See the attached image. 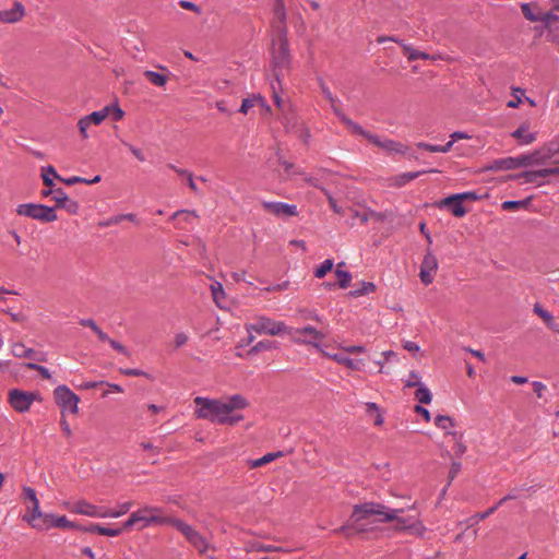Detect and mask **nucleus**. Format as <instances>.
<instances>
[{"instance_id": "nucleus-13", "label": "nucleus", "mask_w": 559, "mask_h": 559, "mask_svg": "<svg viewBox=\"0 0 559 559\" xmlns=\"http://www.w3.org/2000/svg\"><path fill=\"white\" fill-rule=\"evenodd\" d=\"M150 513L144 512V506L139 510L132 512L129 519L123 523V528H129V531L138 523H141L139 530L148 527L153 525V522H160L157 518L150 516Z\"/></svg>"}, {"instance_id": "nucleus-51", "label": "nucleus", "mask_w": 559, "mask_h": 559, "mask_svg": "<svg viewBox=\"0 0 559 559\" xmlns=\"http://www.w3.org/2000/svg\"><path fill=\"white\" fill-rule=\"evenodd\" d=\"M366 411L370 415L373 413L377 414L374 425L380 426L383 424V417L381 416L379 406L376 403H372V402L366 403Z\"/></svg>"}, {"instance_id": "nucleus-12", "label": "nucleus", "mask_w": 559, "mask_h": 559, "mask_svg": "<svg viewBox=\"0 0 559 559\" xmlns=\"http://www.w3.org/2000/svg\"><path fill=\"white\" fill-rule=\"evenodd\" d=\"M521 10L526 20L531 22H544L549 31L555 29L556 22L559 21V16L552 13H534L530 3H523Z\"/></svg>"}, {"instance_id": "nucleus-2", "label": "nucleus", "mask_w": 559, "mask_h": 559, "mask_svg": "<svg viewBox=\"0 0 559 559\" xmlns=\"http://www.w3.org/2000/svg\"><path fill=\"white\" fill-rule=\"evenodd\" d=\"M285 14H282L283 25L278 27L276 39L272 41L271 48V70L274 80L278 85L282 84V79L290 71L292 55L287 38V27L284 23Z\"/></svg>"}, {"instance_id": "nucleus-1", "label": "nucleus", "mask_w": 559, "mask_h": 559, "mask_svg": "<svg viewBox=\"0 0 559 559\" xmlns=\"http://www.w3.org/2000/svg\"><path fill=\"white\" fill-rule=\"evenodd\" d=\"M193 402L198 406L194 409L197 418L227 426H235L243 420V415L238 411L249 406V401L241 394L230 395L226 400L197 396Z\"/></svg>"}, {"instance_id": "nucleus-55", "label": "nucleus", "mask_w": 559, "mask_h": 559, "mask_svg": "<svg viewBox=\"0 0 559 559\" xmlns=\"http://www.w3.org/2000/svg\"><path fill=\"white\" fill-rule=\"evenodd\" d=\"M461 468H462V465L460 462L457 461H453L452 464H451V467H450V471H449V476H448V486L451 485V483L453 481V479L457 476V474L461 472Z\"/></svg>"}, {"instance_id": "nucleus-44", "label": "nucleus", "mask_w": 559, "mask_h": 559, "mask_svg": "<svg viewBox=\"0 0 559 559\" xmlns=\"http://www.w3.org/2000/svg\"><path fill=\"white\" fill-rule=\"evenodd\" d=\"M53 524H55V527H58V528H70V530L81 528V525L69 521L66 515H61V516L56 515V520H55Z\"/></svg>"}, {"instance_id": "nucleus-37", "label": "nucleus", "mask_w": 559, "mask_h": 559, "mask_svg": "<svg viewBox=\"0 0 559 559\" xmlns=\"http://www.w3.org/2000/svg\"><path fill=\"white\" fill-rule=\"evenodd\" d=\"M144 76L155 86H164L167 82V78L164 74L152 70H146Z\"/></svg>"}, {"instance_id": "nucleus-31", "label": "nucleus", "mask_w": 559, "mask_h": 559, "mask_svg": "<svg viewBox=\"0 0 559 559\" xmlns=\"http://www.w3.org/2000/svg\"><path fill=\"white\" fill-rule=\"evenodd\" d=\"M41 178L46 187H55L52 178H56L58 180L61 179V177L57 174L55 167L51 165L41 168Z\"/></svg>"}, {"instance_id": "nucleus-46", "label": "nucleus", "mask_w": 559, "mask_h": 559, "mask_svg": "<svg viewBox=\"0 0 559 559\" xmlns=\"http://www.w3.org/2000/svg\"><path fill=\"white\" fill-rule=\"evenodd\" d=\"M334 266V262L332 259H326L316 271H314V276L317 278H323L326 273H329L330 271H332Z\"/></svg>"}, {"instance_id": "nucleus-7", "label": "nucleus", "mask_w": 559, "mask_h": 559, "mask_svg": "<svg viewBox=\"0 0 559 559\" xmlns=\"http://www.w3.org/2000/svg\"><path fill=\"white\" fill-rule=\"evenodd\" d=\"M53 396L57 405L62 408V415H64V411H69L72 414H78V404L80 402V397L68 386H57L53 391Z\"/></svg>"}, {"instance_id": "nucleus-23", "label": "nucleus", "mask_w": 559, "mask_h": 559, "mask_svg": "<svg viewBox=\"0 0 559 559\" xmlns=\"http://www.w3.org/2000/svg\"><path fill=\"white\" fill-rule=\"evenodd\" d=\"M516 162L515 157H504L490 162L487 166L484 167L485 170L489 171H499V170H509L515 169Z\"/></svg>"}, {"instance_id": "nucleus-50", "label": "nucleus", "mask_w": 559, "mask_h": 559, "mask_svg": "<svg viewBox=\"0 0 559 559\" xmlns=\"http://www.w3.org/2000/svg\"><path fill=\"white\" fill-rule=\"evenodd\" d=\"M448 435L453 436L456 440L455 445L453 448L455 455L459 457L462 456L466 451V445L461 441L462 436L459 435L456 431L448 432Z\"/></svg>"}, {"instance_id": "nucleus-10", "label": "nucleus", "mask_w": 559, "mask_h": 559, "mask_svg": "<svg viewBox=\"0 0 559 559\" xmlns=\"http://www.w3.org/2000/svg\"><path fill=\"white\" fill-rule=\"evenodd\" d=\"M437 270L438 260L436 255L432 254L430 248H428L420 265L419 277L421 283L425 285L431 284L433 282Z\"/></svg>"}, {"instance_id": "nucleus-19", "label": "nucleus", "mask_w": 559, "mask_h": 559, "mask_svg": "<svg viewBox=\"0 0 559 559\" xmlns=\"http://www.w3.org/2000/svg\"><path fill=\"white\" fill-rule=\"evenodd\" d=\"M388 40L400 44V45L402 46V48H403V52H404V55L407 57V59H408L409 61H415V60H418V59H421V60H429V59H431V57H430L428 53L423 52V51H419V50H416V49H413V48H411V46H408V45H406V44L401 43V41H400L397 38H395V37H390V36H379V37L377 38V41H378L379 44H382V43L388 41Z\"/></svg>"}, {"instance_id": "nucleus-25", "label": "nucleus", "mask_w": 559, "mask_h": 559, "mask_svg": "<svg viewBox=\"0 0 559 559\" xmlns=\"http://www.w3.org/2000/svg\"><path fill=\"white\" fill-rule=\"evenodd\" d=\"M144 512L150 513V516L157 518L160 522H153V525H171L175 518L165 514L164 509L155 506H144Z\"/></svg>"}, {"instance_id": "nucleus-14", "label": "nucleus", "mask_w": 559, "mask_h": 559, "mask_svg": "<svg viewBox=\"0 0 559 559\" xmlns=\"http://www.w3.org/2000/svg\"><path fill=\"white\" fill-rule=\"evenodd\" d=\"M22 498L24 500L31 501L32 506L27 507V512L23 515V521L25 522H32V520L35 516L40 515V507H39V500L36 496V491L27 486L23 487V496Z\"/></svg>"}, {"instance_id": "nucleus-28", "label": "nucleus", "mask_w": 559, "mask_h": 559, "mask_svg": "<svg viewBox=\"0 0 559 559\" xmlns=\"http://www.w3.org/2000/svg\"><path fill=\"white\" fill-rule=\"evenodd\" d=\"M399 514L400 513H396V518L393 519V521L395 522V524L393 526L394 532L412 531L415 528V523H414L413 518H411V516L402 518Z\"/></svg>"}, {"instance_id": "nucleus-49", "label": "nucleus", "mask_w": 559, "mask_h": 559, "mask_svg": "<svg viewBox=\"0 0 559 559\" xmlns=\"http://www.w3.org/2000/svg\"><path fill=\"white\" fill-rule=\"evenodd\" d=\"M68 194L61 188H56L52 194V200L56 202V209H61L64 201H68Z\"/></svg>"}, {"instance_id": "nucleus-11", "label": "nucleus", "mask_w": 559, "mask_h": 559, "mask_svg": "<svg viewBox=\"0 0 559 559\" xmlns=\"http://www.w3.org/2000/svg\"><path fill=\"white\" fill-rule=\"evenodd\" d=\"M34 401L33 393L25 392L19 389H13L9 392V403L13 409L24 413L31 408Z\"/></svg>"}, {"instance_id": "nucleus-21", "label": "nucleus", "mask_w": 559, "mask_h": 559, "mask_svg": "<svg viewBox=\"0 0 559 559\" xmlns=\"http://www.w3.org/2000/svg\"><path fill=\"white\" fill-rule=\"evenodd\" d=\"M56 514L52 513H44L40 511L39 516H35L32 522H27L33 528L38 531H48L55 527Z\"/></svg>"}, {"instance_id": "nucleus-48", "label": "nucleus", "mask_w": 559, "mask_h": 559, "mask_svg": "<svg viewBox=\"0 0 559 559\" xmlns=\"http://www.w3.org/2000/svg\"><path fill=\"white\" fill-rule=\"evenodd\" d=\"M211 292H212L214 301L216 302V305L218 307H221L219 300L225 297V293H224L222 284L218 282L213 283L211 285Z\"/></svg>"}, {"instance_id": "nucleus-47", "label": "nucleus", "mask_w": 559, "mask_h": 559, "mask_svg": "<svg viewBox=\"0 0 559 559\" xmlns=\"http://www.w3.org/2000/svg\"><path fill=\"white\" fill-rule=\"evenodd\" d=\"M425 173H427V171L423 170V171H414V173H404L396 177V183L399 186H403V185L418 178L420 175H423Z\"/></svg>"}, {"instance_id": "nucleus-20", "label": "nucleus", "mask_w": 559, "mask_h": 559, "mask_svg": "<svg viewBox=\"0 0 559 559\" xmlns=\"http://www.w3.org/2000/svg\"><path fill=\"white\" fill-rule=\"evenodd\" d=\"M25 15V8L20 1H15L10 10H0V22L16 23Z\"/></svg>"}, {"instance_id": "nucleus-63", "label": "nucleus", "mask_w": 559, "mask_h": 559, "mask_svg": "<svg viewBox=\"0 0 559 559\" xmlns=\"http://www.w3.org/2000/svg\"><path fill=\"white\" fill-rule=\"evenodd\" d=\"M26 346L23 343H15L12 346V354L15 357L22 358L25 355Z\"/></svg>"}, {"instance_id": "nucleus-36", "label": "nucleus", "mask_w": 559, "mask_h": 559, "mask_svg": "<svg viewBox=\"0 0 559 559\" xmlns=\"http://www.w3.org/2000/svg\"><path fill=\"white\" fill-rule=\"evenodd\" d=\"M278 157V164L282 165L285 169V173L287 174L288 178H292L293 175H305L302 170L296 169L295 165L293 163L287 162L280 152L276 153Z\"/></svg>"}, {"instance_id": "nucleus-34", "label": "nucleus", "mask_w": 559, "mask_h": 559, "mask_svg": "<svg viewBox=\"0 0 559 559\" xmlns=\"http://www.w3.org/2000/svg\"><path fill=\"white\" fill-rule=\"evenodd\" d=\"M333 359L335 361H337L338 364L341 365H344L345 367L352 369V370H359L360 369V365L362 362V360L360 359H352V358H348L346 356H343L341 354H335L333 356Z\"/></svg>"}, {"instance_id": "nucleus-26", "label": "nucleus", "mask_w": 559, "mask_h": 559, "mask_svg": "<svg viewBox=\"0 0 559 559\" xmlns=\"http://www.w3.org/2000/svg\"><path fill=\"white\" fill-rule=\"evenodd\" d=\"M533 311H534L535 314H537L545 322V324L550 330L558 331V324L556 323L554 317L551 316V313L549 311L544 309L540 304H538V302L535 304L534 308H533Z\"/></svg>"}, {"instance_id": "nucleus-64", "label": "nucleus", "mask_w": 559, "mask_h": 559, "mask_svg": "<svg viewBox=\"0 0 559 559\" xmlns=\"http://www.w3.org/2000/svg\"><path fill=\"white\" fill-rule=\"evenodd\" d=\"M109 115H111V119L114 121H119L123 118L124 116V111L117 105L115 107H110V112Z\"/></svg>"}, {"instance_id": "nucleus-59", "label": "nucleus", "mask_w": 559, "mask_h": 559, "mask_svg": "<svg viewBox=\"0 0 559 559\" xmlns=\"http://www.w3.org/2000/svg\"><path fill=\"white\" fill-rule=\"evenodd\" d=\"M322 193L326 197L328 201H329V204L330 206L332 207V210L337 213V214H341V209L337 206L336 204V200L332 197V194L330 193L329 190L326 189H322Z\"/></svg>"}, {"instance_id": "nucleus-8", "label": "nucleus", "mask_w": 559, "mask_h": 559, "mask_svg": "<svg viewBox=\"0 0 559 559\" xmlns=\"http://www.w3.org/2000/svg\"><path fill=\"white\" fill-rule=\"evenodd\" d=\"M550 176H559V166L544 168L539 170H526L515 175V178L524 183H536L542 186L546 182V178Z\"/></svg>"}, {"instance_id": "nucleus-43", "label": "nucleus", "mask_w": 559, "mask_h": 559, "mask_svg": "<svg viewBox=\"0 0 559 559\" xmlns=\"http://www.w3.org/2000/svg\"><path fill=\"white\" fill-rule=\"evenodd\" d=\"M415 399L421 404H429L432 396L429 389L420 384L415 392Z\"/></svg>"}, {"instance_id": "nucleus-57", "label": "nucleus", "mask_w": 559, "mask_h": 559, "mask_svg": "<svg viewBox=\"0 0 559 559\" xmlns=\"http://www.w3.org/2000/svg\"><path fill=\"white\" fill-rule=\"evenodd\" d=\"M61 209L67 210V212L70 214H78L80 205L76 201L68 198V201H64Z\"/></svg>"}, {"instance_id": "nucleus-9", "label": "nucleus", "mask_w": 559, "mask_h": 559, "mask_svg": "<svg viewBox=\"0 0 559 559\" xmlns=\"http://www.w3.org/2000/svg\"><path fill=\"white\" fill-rule=\"evenodd\" d=\"M360 135L389 154H405L407 152V146L404 144L390 139L381 140L378 135L372 134L365 129L364 134Z\"/></svg>"}, {"instance_id": "nucleus-17", "label": "nucleus", "mask_w": 559, "mask_h": 559, "mask_svg": "<svg viewBox=\"0 0 559 559\" xmlns=\"http://www.w3.org/2000/svg\"><path fill=\"white\" fill-rule=\"evenodd\" d=\"M550 157V151L548 153H544L543 151H534L528 154H523L515 157L516 168L545 164L546 160L549 159Z\"/></svg>"}, {"instance_id": "nucleus-27", "label": "nucleus", "mask_w": 559, "mask_h": 559, "mask_svg": "<svg viewBox=\"0 0 559 559\" xmlns=\"http://www.w3.org/2000/svg\"><path fill=\"white\" fill-rule=\"evenodd\" d=\"M110 112V106L104 107L102 110L93 111L92 114L84 116L83 119L87 122L88 126L100 124Z\"/></svg>"}, {"instance_id": "nucleus-41", "label": "nucleus", "mask_w": 559, "mask_h": 559, "mask_svg": "<svg viewBox=\"0 0 559 559\" xmlns=\"http://www.w3.org/2000/svg\"><path fill=\"white\" fill-rule=\"evenodd\" d=\"M497 510V506H493L489 509H487L485 512H480V513H475L474 515H472L471 518H468L466 520V523L468 524V526H473L475 524H477L478 522L487 519L489 515H491L495 511Z\"/></svg>"}, {"instance_id": "nucleus-39", "label": "nucleus", "mask_w": 559, "mask_h": 559, "mask_svg": "<svg viewBox=\"0 0 559 559\" xmlns=\"http://www.w3.org/2000/svg\"><path fill=\"white\" fill-rule=\"evenodd\" d=\"M131 507H132V502L127 501L124 503H121L119 506L118 510H108L105 508V518H119V516L128 513L129 510L131 509Z\"/></svg>"}, {"instance_id": "nucleus-32", "label": "nucleus", "mask_w": 559, "mask_h": 559, "mask_svg": "<svg viewBox=\"0 0 559 559\" xmlns=\"http://www.w3.org/2000/svg\"><path fill=\"white\" fill-rule=\"evenodd\" d=\"M345 265V262H341L337 264V267H336V271H335V275L338 280L337 282V285L341 287V288H347L349 285H350V281H352V274L347 271H343L342 270V266Z\"/></svg>"}, {"instance_id": "nucleus-22", "label": "nucleus", "mask_w": 559, "mask_h": 559, "mask_svg": "<svg viewBox=\"0 0 559 559\" xmlns=\"http://www.w3.org/2000/svg\"><path fill=\"white\" fill-rule=\"evenodd\" d=\"M511 136L519 141L520 144H531L536 140V134L530 131V123L523 122Z\"/></svg>"}, {"instance_id": "nucleus-18", "label": "nucleus", "mask_w": 559, "mask_h": 559, "mask_svg": "<svg viewBox=\"0 0 559 559\" xmlns=\"http://www.w3.org/2000/svg\"><path fill=\"white\" fill-rule=\"evenodd\" d=\"M436 206L439 209H448L455 217H463L467 213V210L463 205V201L461 199H455L454 194L440 200L436 203Z\"/></svg>"}, {"instance_id": "nucleus-15", "label": "nucleus", "mask_w": 559, "mask_h": 559, "mask_svg": "<svg viewBox=\"0 0 559 559\" xmlns=\"http://www.w3.org/2000/svg\"><path fill=\"white\" fill-rule=\"evenodd\" d=\"M262 206L265 211L278 217H290L298 215L297 206L293 204L283 202H263Z\"/></svg>"}, {"instance_id": "nucleus-62", "label": "nucleus", "mask_w": 559, "mask_h": 559, "mask_svg": "<svg viewBox=\"0 0 559 559\" xmlns=\"http://www.w3.org/2000/svg\"><path fill=\"white\" fill-rule=\"evenodd\" d=\"M192 546L200 554H204L207 550V548H209V544H207L206 539L203 536L201 538H199L195 543H193Z\"/></svg>"}, {"instance_id": "nucleus-40", "label": "nucleus", "mask_w": 559, "mask_h": 559, "mask_svg": "<svg viewBox=\"0 0 559 559\" xmlns=\"http://www.w3.org/2000/svg\"><path fill=\"white\" fill-rule=\"evenodd\" d=\"M247 550L248 551H265V552L285 551L284 548H282V547L272 546V545H263L260 543L249 544Z\"/></svg>"}, {"instance_id": "nucleus-56", "label": "nucleus", "mask_w": 559, "mask_h": 559, "mask_svg": "<svg viewBox=\"0 0 559 559\" xmlns=\"http://www.w3.org/2000/svg\"><path fill=\"white\" fill-rule=\"evenodd\" d=\"M179 216H182L185 222L187 223L190 222V217H199L195 211L179 210L173 214L171 219L177 218Z\"/></svg>"}, {"instance_id": "nucleus-38", "label": "nucleus", "mask_w": 559, "mask_h": 559, "mask_svg": "<svg viewBox=\"0 0 559 559\" xmlns=\"http://www.w3.org/2000/svg\"><path fill=\"white\" fill-rule=\"evenodd\" d=\"M257 103H261L263 105L264 99L260 95L259 96L253 95L252 97L245 98V99H242L239 111L241 114L247 115L249 109L252 108Z\"/></svg>"}, {"instance_id": "nucleus-29", "label": "nucleus", "mask_w": 559, "mask_h": 559, "mask_svg": "<svg viewBox=\"0 0 559 559\" xmlns=\"http://www.w3.org/2000/svg\"><path fill=\"white\" fill-rule=\"evenodd\" d=\"M277 348H278V343L276 341L262 340V341H259L255 345H253L248 350V355H257L263 350L277 349Z\"/></svg>"}, {"instance_id": "nucleus-5", "label": "nucleus", "mask_w": 559, "mask_h": 559, "mask_svg": "<svg viewBox=\"0 0 559 559\" xmlns=\"http://www.w3.org/2000/svg\"><path fill=\"white\" fill-rule=\"evenodd\" d=\"M17 215L29 217L41 223H51L57 221L58 216L55 207L36 203H23L16 207Z\"/></svg>"}, {"instance_id": "nucleus-60", "label": "nucleus", "mask_w": 559, "mask_h": 559, "mask_svg": "<svg viewBox=\"0 0 559 559\" xmlns=\"http://www.w3.org/2000/svg\"><path fill=\"white\" fill-rule=\"evenodd\" d=\"M419 374L416 371H411L409 379L406 381L405 386L406 388H414L419 386Z\"/></svg>"}, {"instance_id": "nucleus-52", "label": "nucleus", "mask_w": 559, "mask_h": 559, "mask_svg": "<svg viewBox=\"0 0 559 559\" xmlns=\"http://www.w3.org/2000/svg\"><path fill=\"white\" fill-rule=\"evenodd\" d=\"M353 530H354V524L347 523V524L340 526L338 528L333 530L332 533L333 534H342L346 538H352L354 536Z\"/></svg>"}, {"instance_id": "nucleus-61", "label": "nucleus", "mask_w": 559, "mask_h": 559, "mask_svg": "<svg viewBox=\"0 0 559 559\" xmlns=\"http://www.w3.org/2000/svg\"><path fill=\"white\" fill-rule=\"evenodd\" d=\"M4 313L9 314L11 317V320L13 322H19V323H22L26 320V317L25 314H23L22 312H12L9 308L8 309H3L2 310Z\"/></svg>"}, {"instance_id": "nucleus-54", "label": "nucleus", "mask_w": 559, "mask_h": 559, "mask_svg": "<svg viewBox=\"0 0 559 559\" xmlns=\"http://www.w3.org/2000/svg\"><path fill=\"white\" fill-rule=\"evenodd\" d=\"M124 531H129V528H123V524L118 528H109L103 526V528L99 530V535L115 537L119 536Z\"/></svg>"}, {"instance_id": "nucleus-58", "label": "nucleus", "mask_w": 559, "mask_h": 559, "mask_svg": "<svg viewBox=\"0 0 559 559\" xmlns=\"http://www.w3.org/2000/svg\"><path fill=\"white\" fill-rule=\"evenodd\" d=\"M454 198L455 199H461L463 202L464 201H476V200L480 199V197L477 195L476 192H472V191L463 192V193H456V194H454Z\"/></svg>"}, {"instance_id": "nucleus-42", "label": "nucleus", "mask_w": 559, "mask_h": 559, "mask_svg": "<svg viewBox=\"0 0 559 559\" xmlns=\"http://www.w3.org/2000/svg\"><path fill=\"white\" fill-rule=\"evenodd\" d=\"M376 290V285L372 282H361L360 288L352 290L349 295L352 297H359L364 295H368Z\"/></svg>"}, {"instance_id": "nucleus-4", "label": "nucleus", "mask_w": 559, "mask_h": 559, "mask_svg": "<svg viewBox=\"0 0 559 559\" xmlns=\"http://www.w3.org/2000/svg\"><path fill=\"white\" fill-rule=\"evenodd\" d=\"M245 329L248 333H257L259 335L276 336L287 334L288 326L283 321H275L265 316L254 318L252 323H246Z\"/></svg>"}, {"instance_id": "nucleus-33", "label": "nucleus", "mask_w": 559, "mask_h": 559, "mask_svg": "<svg viewBox=\"0 0 559 559\" xmlns=\"http://www.w3.org/2000/svg\"><path fill=\"white\" fill-rule=\"evenodd\" d=\"M532 200H533V197H527L524 200H520V201H504V202H502L501 207L504 211L527 209L530 206Z\"/></svg>"}, {"instance_id": "nucleus-45", "label": "nucleus", "mask_w": 559, "mask_h": 559, "mask_svg": "<svg viewBox=\"0 0 559 559\" xmlns=\"http://www.w3.org/2000/svg\"><path fill=\"white\" fill-rule=\"evenodd\" d=\"M435 425L442 429V430H445L447 433L449 432L448 429L449 427H453L454 426V421L453 419L450 417V416H445V415H438L435 417Z\"/></svg>"}, {"instance_id": "nucleus-3", "label": "nucleus", "mask_w": 559, "mask_h": 559, "mask_svg": "<svg viewBox=\"0 0 559 559\" xmlns=\"http://www.w3.org/2000/svg\"><path fill=\"white\" fill-rule=\"evenodd\" d=\"M403 509H392L379 502H365L355 504L350 515V521L360 523L365 520H369L371 516H376L373 522L389 523L393 522L396 518V513H402Z\"/></svg>"}, {"instance_id": "nucleus-16", "label": "nucleus", "mask_w": 559, "mask_h": 559, "mask_svg": "<svg viewBox=\"0 0 559 559\" xmlns=\"http://www.w3.org/2000/svg\"><path fill=\"white\" fill-rule=\"evenodd\" d=\"M69 510L73 513L92 518H105V508L96 507L86 500H79L74 502Z\"/></svg>"}, {"instance_id": "nucleus-6", "label": "nucleus", "mask_w": 559, "mask_h": 559, "mask_svg": "<svg viewBox=\"0 0 559 559\" xmlns=\"http://www.w3.org/2000/svg\"><path fill=\"white\" fill-rule=\"evenodd\" d=\"M287 334L290 336L292 342L296 344L312 345L317 348H319V342L325 337L322 332L311 325L300 329H293L288 326Z\"/></svg>"}, {"instance_id": "nucleus-30", "label": "nucleus", "mask_w": 559, "mask_h": 559, "mask_svg": "<svg viewBox=\"0 0 559 559\" xmlns=\"http://www.w3.org/2000/svg\"><path fill=\"white\" fill-rule=\"evenodd\" d=\"M171 526L179 531L188 542L197 532V530H194L191 525L178 518L174 519Z\"/></svg>"}, {"instance_id": "nucleus-24", "label": "nucleus", "mask_w": 559, "mask_h": 559, "mask_svg": "<svg viewBox=\"0 0 559 559\" xmlns=\"http://www.w3.org/2000/svg\"><path fill=\"white\" fill-rule=\"evenodd\" d=\"M332 106L334 114L338 117L341 122L353 133L356 135L364 134V128L359 126L357 122L353 121L345 114L335 106V103Z\"/></svg>"}, {"instance_id": "nucleus-35", "label": "nucleus", "mask_w": 559, "mask_h": 559, "mask_svg": "<svg viewBox=\"0 0 559 559\" xmlns=\"http://www.w3.org/2000/svg\"><path fill=\"white\" fill-rule=\"evenodd\" d=\"M280 456H282V452L267 453L260 459L248 461V465L250 468L261 467Z\"/></svg>"}, {"instance_id": "nucleus-53", "label": "nucleus", "mask_w": 559, "mask_h": 559, "mask_svg": "<svg viewBox=\"0 0 559 559\" xmlns=\"http://www.w3.org/2000/svg\"><path fill=\"white\" fill-rule=\"evenodd\" d=\"M120 373L128 377H145L150 378V374L141 369L135 368H120Z\"/></svg>"}]
</instances>
